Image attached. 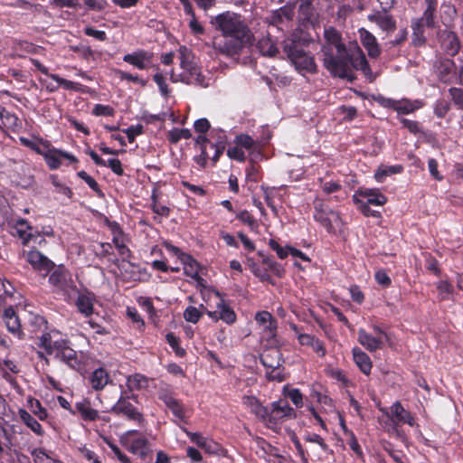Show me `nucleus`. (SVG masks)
Here are the masks:
<instances>
[{
    "mask_svg": "<svg viewBox=\"0 0 463 463\" xmlns=\"http://www.w3.org/2000/svg\"><path fill=\"white\" fill-rule=\"evenodd\" d=\"M245 400V403L250 407V411L267 428L277 433L280 431L281 426L285 421L296 419L298 416L297 411L289 405L287 399H279L272 402L269 406H264L254 396H247Z\"/></svg>",
    "mask_w": 463,
    "mask_h": 463,
    "instance_id": "1",
    "label": "nucleus"
},
{
    "mask_svg": "<svg viewBox=\"0 0 463 463\" xmlns=\"http://www.w3.org/2000/svg\"><path fill=\"white\" fill-rule=\"evenodd\" d=\"M325 43L321 46L322 61L329 72L343 75L347 61V48L341 33L333 26L324 31Z\"/></svg>",
    "mask_w": 463,
    "mask_h": 463,
    "instance_id": "2",
    "label": "nucleus"
},
{
    "mask_svg": "<svg viewBox=\"0 0 463 463\" xmlns=\"http://www.w3.org/2000/svg\"><path fill=\"white\" fill-rule=\"evenodd\" d=\"M213 27L223 37L250 38V30L244 18L237 13L226 11L211 17Z\"/></svg>",
    "mask_w": 463,
    "mask_h": 463,
    "instance_id": "3",
    "label": "nucleus"
},
{
    "mask_svg": "<svg viewBox=\"0 0 463 463\" xmlns=\"http://www.w3.org/2000/svg\"><path fill=\"white\" fill-rule=\"evenodd\" d=\"M283 49L298 71L308 73L317 72L314 56L304 50L303 43L300 41H285Z\"/></svg>",
    "mask_w": 463,
    "mask_h": 463,
    "instance_id": "4",
    "label": "nucleus"
},
{
    "mask_svg": "<svg viewBox=\"0 0 463 463\" xmlns=\"http://www.w3.org/2000/svg\"><path fill=\"white\" fill-rule=\"evenodd\" d=\"M49 274L48 281L55 288V292L61 294L67 303L72 302L78 293V288L71 272L64 265H55Z\"/></svg>",
    "mask_w": 463,
    "mask_h": 463,
    "instance_id": "5",
    "label": "nucleus"
},
{
    "mask_svg": "<svg viewBox=\"0 0 463 463\" xmlns=\"http://www.w3.org/2000/svg\"><path fill=\"white\" fill-rule=\"evenodd\" d=\"M67 337L59 330L51 329L44 331L37 337L36 346L40 349L36 352L37 357L44 361L45 364H50L48 356H56L62 345H66Z\"/></svg>",
    "mask_w": 463,
    "mask_h": 463,
    "instance_id": "6",
    "label": "nucleus"
},
{
    "mask_svg": "<svg viewBox=\"0 0 463 463\" xmlns=\"http://www.w3.org/2000/svg\"><path fill=\"white\" fill-rule=\"evenodd\" d=\"M353 70L360 71L369 79L371 81L373 80L372 77V70L368 61L362 49L357 46L355 52H347V61L346 67L345 68V73L343 75L336 74L335 72H329L333 77L347 80L349 82H353L356 77Z\"/></svg>",
    "mask_w": 463,
    "mask_h": 463,
    "instance_id": "7",
    "label": "nucleus"
},
{
    "mask_svg": "<svg viewBox=\"0 0 463 463\" xmlns=\"http://www.w3.org/2000/svg\"><path fill=\"white\" fill-rule=\"evenodd\" d=\"M130 400H137V395L135 393L122 391L117 402L112 406L111 412L117 416H122L128 420L136 421L142 425L145 421L143 413L131 402Z\"/></svg>",
    "mask_w": 463,
    "mask_h": 463,
    "instance_id": "8",
    "label": "nucleus"
},
{
    "mask_svg": "<svg viewBox=\"0 0 463 463\" xmlns=\"http://www.w3.org/2000/svg\"><path fill=\"white\" fill-rule=\"evenodd\" d=\"M314 219L319 222L328 233L335 234L343 227L340 213L324 203L315 205Z\"/></svg>",
    "mask_w": 463,
    "mask_h": 463,
    "instance_id": "9",
    "label": "nucleus"
},
{
    "mask_svg": "<svg viewBox=\"0 0 463 463\" xmlns=\"http://www.w3.org/2000/svg\"><path fill=\"white\" fill-rule=\"evenodd\" d=\"M180 66L183 71L179 74L180 81L187 85L207 87L208 82L202 74L201 68L193 61L189 60L184 53L180 55Z\"/></svg>",
    "mask_w": 463,
    "mask_h": 463,
    "instance_id": "10",
    "label": "nucleus"
},
{
    "mask_svg": "<svg viewBox=\"0 0 463 463\" xmlns=\"http://www.w3.org/2000/svg\"><path fill=\"white\" fill-rule=\"evenodd\" d=\"M215 309L212 310L206 304H200L197 308L203 311V315L206 314L209 318L217 323L222 320L227 325H233L237 321V315L233 308L224 298H220L214 304Z\"/></svg>",
    "mask_w": 463,
    "mask_h": 463,
    "instance_id": "11",
    "label": "nucleus"
},
{
    "mask_svg": "<svg viewBox=\"0 0 463 463\" xmlns=\"http://www.w3.org/2000/svg\"><path fill=\"white\" fill-rule=\"evenodd\" d=\"M128 449L142 460H146L152 453L151 445L148 439L138 430L128 432Z\"/></svg>",
    "mask_w": 463,
    "mask_h": 463,
    "instance_id": "12",
    "label": "nucleus"
},
{
    "mask_svg": "<svg viewBox=\"0 0 463 463\" xmlns=\"http://www.w3.org/2000/svg\"><path fill=\"white\" fill-rule=\"evenodd\" d=\"M1 320L5 326L7 331L18 340L26 338V333L24 331V326L21 319L12 306L5 307L0 315Z\"/></svg>",
    "mask_w": 463,
    "mask_h": 463,
    "instance_id": "13",
    "label": "nucleus"
},
{
    "mask_svg": "<svg viewBox=\"0 0 463 463\" xmlns=\"http://www.w3.org/2000/svg\"><path fill=\"white\" fill-rule=\"evenodd\" d=\"M25 260L33 269L46 277L55 267V263L36 249L24 253Z\"/></svg>",
    "mask_w": 463,
    "mask_h": 463,
    "instance_id": "14",
    "label": "nucleus"
},
{
    "mask_svg": "<svg viewBox=\"0 0 463 463\" xmlns=\"http://www.w3.org/2000/svg\"><path fill=\"white\" fill-rule=\"evenodd\" d=\"M250 39V38L238 39L236 37H224L221 40H214L213 45L216 52L231 57L239 54L244 44L248 43Z\"/></svg>",
    "mask_w": 463,
    "mask_h": 463,
    "instance_id": "15",
    "label": "nucleus"
},
{
    "mask_svg": "<svg viewBox=\"0 0 463 463\" xmlns=\"http://www.w3.org/2000/svg\"><path fill=\"white\" fill-rule=\"evenodd\" d=\"M32 64L43 74L50 77L53 80H55L60 86H61L64 90H73L80 93H86L88 87L75 81H71L61 78L58 74L50 73L47 67H45L39 60L32 58Z\"/></svg>",
    "mask_w": 463,
    "mask_h": 463,
    "instance_id": "16",
    "label": "nucleus"
},
{
    "mask_svg": "<svg viewBox=\"0 0 463 463\" xmlns=\"http://www.w3.org/2000/svg\"><path fill=\"white\" fill-rule=\"evenodd\" d=\"M154 54L146 50H137L131 53H127L123 56V61L138 70H147L152 67ZM158 70V66H153Z\"/></svg>",
    "mask_w": 463,
    "mask_h": 463,
    "instance_id": "17",
    "label": "nucleus"
},
{
    "mask_svg": "<svg viewBox=\"0 0 463 463\" xmlns=\"http://www.w3.org/2000/svg\"><path fill=\"white\" fill-rule=\"evenodd\" d=\"M43 158L51 170H56L60 168L62 159H67L71 164H77L79 162L78 158L72 154L58 149L52 145L50 146L49 149L46 150V154L44 155Z\"/></svg>",
    "mask_w": 463,
    "mask_h": 463,
    "instance_id": "18",
    "label": "nucleus"
},
{
    "mask_svg": "<svg viewBox=\"0 0 463 463\" xmlns=\"http://www.w3.org/2000/svg\"><path fill=\"white\" fill-rule=\"evenodd\" d=\"M95 300L96 297L94 293L88 290L85 293H80L78 290V293L72 301H74L78 312L87 318L90 317L94 314Z\"/></svg>",
    "mask_w": 463,
    "mask_h": 463,
    "instance_id": "19",
    "label": "nucleus"
},
{
    "mask_svg": "<svg viewBox=\"0 0 463 463\" xmlns=\"http://www.w3.org/2000/svg\"><path fill=\"white\" fill-rule=\"evenodd\" d=\"M210 140L211 148L214 150L213 156L211 157V159L213 165H215L225 150L227 144V135L222 129H213L210 133Z\"/></svg>",
    "mask_w": 463,
    "mask_h": 463,
    "instance_id": "20",
    "label": "nucleus"
},
{
    "mask_svg": "<svg viewBox=\"0 0 463 463\" xmlns=\"http://www.w3.org/2000/svg\"><path fill=\"white\" fill-rule=\"evenodd\" d=\"M367 19L371 23L376 24L379 28L387 33H392L396 30V20L389 13H384L383 10L374 11L373 14H368Z\"/></svg>",
    "mask_w": 463,
    "mask_h": 463,
    "instance_id": "21",
    "label": "nucleus"
},
{
    "mask_svg": "<svg viewBox=\"0 0 463 463\" xmlns=\"http://www.w3.org/2000/svg\"><path fill=\"white\" fill-rule=\"evenodd\" d=\"M353 196L356 198H365L364 203L375 206H383L387 203V197L380 192L377 188H364L361 187L354 192Z\"/></svg>",
    "mask_w": 463,
    "mask_h": 463,
    "instance_id": "22",
    "label": "nucleus"
},
{
    "mask_svg": "<svg viewBox=\"0 0 463 463\" xmlns=\"http://www.w3.org/2000/svg\"><path fill=\"white\" fill-rule=\"evenodd\" d=\"M161 193L157 188H154L151 194L150 209L156 214L154 221L156 223L162 222V218H168L171 214V209L167 205L161 204L160 203Z\"/></svg>",
    "mask_w": 463,
    "mask_h": 463,
    "instance_id": "23",
    "label": "nucleus"
},
{
    "mask_svg": "<svg viewBox=\"0 0 463 463\" xmlns=\"http://www.w3.org/2000/svg\"><path fill=\"white\" fill-rule=\"evenodd\" d=\"M392 414V421L395 425L408 424L411 427L417 425L412 414L404 409L402 403L397 401L390 408Z\"/></svg>",
    "mask_w": 463,
    "mask_h": 463,
    "instance_id": "24",
    "label": "nucleus"
},
{
    "mask_svg": "<svg viewBox=\"0 0 463 463\" xmlns=\"http://www.w3.org/2000/svg\"><path fill=\"white\" fill-rule=\"evenodd\" d=\"M54 358L72 369H78L80 366V362L78 359L77 353L71 348V342L68 338L66 340V345H62Z\"/></svg>",
    "mask_w": 463,
    "mask_h": 463,
    "instance_id": "25",
    "label": "nucleus"
},
{
    "mask_svg": "<svg viewBox=\"0 0 463 463\" xmlns=\"http://www.w3.org/2000/svg\"><path fill=\"white\" fill-rule=\"evenodd\" d=\"M358 33L361 43L367 51L368 55L373 59L378 58L381 54V49L376 37L364 28L359 29Z\"/></svg>",
    "mask_w": 463,
    "mask_h": 463,
    "instance_id": "26",
    "label": "nucleus"
},
{
    "mask_svg": "<svg viewBox=\"0 0 463 463\" xmlns=\"http://www.w3.org/2000/svg\"><path fill=\"white\" fill-rule=\"evenodd\" d=\"M47 321L46 319L37 314L30 313L28 321L24 325V331L28 332L26 337L33 339L38 337V333L46 329Z\"/></svg>",
    "mask_w": 463,
    "mask_h": 463,
    "instance_id": "27",
    "label": "nucleus"
},
{
    "mask_svg": "<svg viewBox=\"0 0 463 463\" xmlns=\"http://www.w3.org/2000/svg\"><path fill=\"white\" fill-rule=\"evenodd\" d=\"M440 45L446 54L453 57L460 49V42L456 33L444 31L440 34Z\"/></svg>",
    "mask_w": 463,
    "mask_h": 463,
    "instance_id": "28",
    "label": "nucleus"
},
{
    "mask_svg": "<svg viewBox=\"0 0 463 463\" xmlns=\"http://www.w3.org/2000/svg\"><path fill=\"white\" fill-rule=\"evenodd\" d=\"M424 4L426 8L423 11L421 17L416 18V20H420L427 28L434 29L437 27L436 13L438 8V0H424Z\"/></svg>",
    "mask_w": 463,
    "mask_h": 463,
    "instance_id": "29",
    "label": "nucleus"
},
{
    "mask_svg": "<svg viewBox=\"0 0 463 463\" xmlns=\"http://www.w3.org/2000/svg\"><path fill=\"white\" fill-rule=\"evenodd\" d=\"M74 409L75 413H79L84 421H95L99 418V411L91 407L89 400L76 402Z\"/></svg>",
    "mask_w": 463,
    "mask_h": 463,
    "instance_id": "30",
    "label": "nucleus"
},
{
    "mask_svg": "<svg viewBox=\"0 0 463 463\" xmlns=\"http://www.w3.org/2000/svg\"><path fill=\"white\" fill-rule=\"evenodd\" d=\"M260 363L268 369H276L277 367H281L284 360L282 358V354L279 349L271 348L266 350L260 355Z\"/></svg>",
    "mask_w": 463,
    "mask_h": 463,
    "instance_id": "31",
    "label": "nucleus"
},
{
    "mask_svg": "<svg viewBox=\"0 0 463 463\" xmlns=\"http://www.w3.org/2000/svg\"><path fill=\"white\" fill-rule=\"evenodd\" d=\"M194 142L199 146L201 153L195 156L194 160L202 168H205L207 160L210 158L207 148L208 146L211 148V140L204 134H201L195 138Z\"/></svg>",
    "mask_w": 463,
    "mask_h": 463,
    "instance_id": "32",
    "label": "nucleus"
},
{
    "mask_svg": "<svg viewBox=\"0 0 463 463\" xmlns=\"http://www.w3.org/2000/svg\"><path fill=\"white\" fill-rule=\"evenodd\" d=\"M149 378L146 375L136 373L127 377L126 386L128 392L133 393V391H142L149 387Z\"/></svg>",
    "mask_w": 463,
    "mask_h": 463,
    "instance_id": "33",
    "label": "nucleus"
},
{
    "mask_svg": "<svg viewBox=\"0 0 463 463\" xmlns=\"http://www.w3.org/2000/svg\"><path fill=\"white\" fill-rule=\"evenodd\" d=\"M353 360L360 371L365 375L371 373L373 363L370 356L358 347L353 348Z\"/></svg>",
    "mask_w": 463,
    "mask_h": 463,
    "instance_id": "34",
    "label": "nucleus"
},
{
    "mask_svg": "<svg viewBox=\"0 0 463 463\" xmlns=\"http://www.w3.org/2000/svg\"><path fill=\"white\" fill-rule=\"evenodd\" d=\"M18 415L23 423L29 428L35 435L43 437L45 431L41 423L25 409H19Z\"/></svg>",
    "mask_w": 463,
    "mask_h": 463,
    "instance_id": "35",
    "label": "nucleus"
},
{
    "mask_svg": "<svg viewBox=\"0 0 463 463\" xmlns=\"http://www.w3.org/2000/svg\"><path fill=\"white\" fill-rule=\"evenodd\" d=\"M358 341L370 352L383 348V341L381 337L373 336L364 329H360L358 332Z\"/></svg>",
    "mask_w": 463,
    "mask_h": 463,
    "instance_id": "36",
    "label": "nucleus"
},
{
    "mask_svg": "<svg viewBox=\"0 0 463 463\" xmlns=\"http://www.w3.org/2000/svg\"><path fill=\"white\" fill-rule=\"evenodd\" d=\"M411 45L414 47H422L426 44L427 38L425 35L426 25L420 20L413 19L411 21Z\"/></svg>",
    "mask_w": 463,
    "mask_h": 463,
    "instance_id": "37",
    "label": "nucleus"
},
{
    "mask_svg": "<svg viewBox=\"0 0 463 463\" xmlns=\"http://www.w3.org/2000/svg\"><path fill=\"white\" fill-rule=\"evenodd\" d=\"M89 382L93 390L100 391L109 383V375L104 368L99 367L91 373Z\"/></svg>",
    "mask_w": 463,
    "mask_h": 463,
    "instance_id": "38",
    "label": "nucleus"
},
{
    "mask_svg": "<svg viewBox=\"0 0 463 463\" xmlns=\"http://www.w3.org/2000/svg\"><path fill=\"white\" fill-rule=\"evenodd\" d=\"M292 19V12L286 6L272 11L267 17L266 22L269 25L279 27L286 20Z\"/></svg>",
    "mask_w": 463,
    "mask_h": 463,
    "instance_id": "39",
    "label": "nucleus"
},
{
    "mask_svg": "<svg viewBox=\"0 0 463 463\" xmlns=\"http://www.w3.org/2000/svg\"><path fill=\"white\" fill-rule=\"evenodd\" d=\"M257 47L263 56L275 57L279 52L276 41L269 34L260 39Z\"/></svg>",
    "mask_w": 463,
    "mask_h": 463,
    "instance_id": "40",
    "label": "nucleus"
},
{
    "mask_svg": "<svg viewBox=\"0 0 463 463\" xmlns=\"http://www.w3.org/2000/svg\"><path fill=\"white\" fill-rule=\"evenodd\" d=\"M20 121L18 117L8 111L4 106L0 104V130L5 128L14 129L18 128Z\"/></svg>",
    "mask_w": 463,
    "mask_h": 463,
    "instance_id": "41",
    "label": "nucleus"
},
{
    "mask_svg": "<svg viewBox=\"0 0 463 463\" xmlns=\"http://www.w3.org/2000/svg\"><path fill=\"white\" fill-rule=\"evenodd\" d=\"M424 103L420 99L411 100L409 99H402L397 100L395 111L398 114L407 115L421 109Z\"/></svg>",
    "mask_w": 463,
    "mask_h": 463,
    "instance_id": "42",
    "label": "nucleus"
},
{
    "mask_svg": "<svg viewBox=\"0 0 463 463\" xmlns=\"http://www.w3.org/2000/svg\"><path fill=\"white\" fill-rule=\"evenodd\" d=\"M245 264L252 274L261 282H269L272 285L274 284L270 275L267 272V269H262L253 258L246 257Z\"/></svg>",
    "mask_w": 463,
    "mask_h": 463,
    "instance_id": "43",
    "label": "nucleus"
},
{
    "mask_svg": "<svg viewBox=\"0 0 463 463\" xmlns=\"http://www.w3.org/2000/svg\"><path fill=\"white\" fill-rule=\"evenodd\" d=\"M456 69V64L451 59H443L439 61L437 71L441 81L447 83Z\"/></svg>",
    "mask_w": 463,
    "mask_h": 463,
    "instance_id": "44",
    "label": "nucleus"
},
{
    "mask_svg": "<svg viewBox=\"0 0 463 463\" xmlns=\"http://www.w3.org/2000/svg\"><path fill=\"white\" fill-rule=\"evenodd\" d=\"M27 406L30 410V413L38 418L39 420L45 421L49 418L47 409L43 406L42 402L35 398L29 397L27 399Z\"/></svg>",
    "mask_w": 463,
    "mask_h": 463,
    "instance_id": "45",
    "label": "nucleus"
},
{
    "mask_svg": "<svg viewBox=\"0 0 463 463\" xmlns=\"http://www.w3.org/2000/svg\"><path fill=\"white\" fill-rule=\"evenodd\" d=\"M403 171L402 165H381L374 173V178L377 182H383L387 176L401 174Z\"/></svg>",
    "mask_w": 463,
    "mask_h": 463,
    "instance_id": "46",
    "label": "nucleus"
},
{
    "mask_svg": "<svg viewBox=\"0 0 463 463\" xmlns=\"http://www.w3.org/2000/svg\"><path fill=\"white\" fill-rule=\"evenodd\" d=\"M282 393L285 398L290 399L296 408H302L304 405L303 394L298 388H289L288 385H285L282 390Z\"/></svg>",
    "mask_w": 463,
    "mask_h": 463,
    "instance_id": "47",
    "label": "nucleus"
},
{
    "mask_svg": "<svg viewBox=\"0 0 463 463\" xmlns=\"http://www.w3.org/2000/svg\"><path fill=\"white\" fill-rule=\"evenodd\" d=\"M261 263L266 266L263 269H267V272L271 271L276 277L282 278L285 275V269L283 266L275 261L271 257H265L262 259Z\"/></svg>",
    "mask_w": 463,
    "mask_h": 463,
    "instance_id": "48",
    "label": "nucleus"
},
{
    "mask_svg": "<svg viewBox=\"0 0 463 463\" xmlns=\"http://www.w3.org/2000/svg\"><path fill=\"white\" fill-rule=\"evenodd\" d=\"M352 199L354 203L357 206L358 210L365 217L382 218L381 213L379 211L372 210L370 208L371 204H368V203H364L363 199L356 198V196H353Z\"/></svg>",
    "mask_w": 463,
    "mask_h": 463,
    "instance_id": "49",
    "label": "nucleus"
},
{
    "mask_svg": "<svg viewBox=\"0 0 463 463\" xmlns=\"http://www.w3.org/2000/svg\"><path fill=\"white\" fill-rule=\"evenodd\" d=\"M165 340L177 357L183 358L185 356L186 351L181 346V340L178 336L170 332L166 334Z\"/></svg>",
    "mask_w": 463,
    "mask_h": 463,
    "instance_id": "50",
    "label": "nucleus"
},
{
    "mask_svg": "<svg viewBox=\"0 0 463 463\" xmlns=\"http://www.w3.org/2000/svg\"><path fill=\"white\" fill-rule=\"evenodd\" d=\"M166 407L178 420L187 422L186 410L181 401L176 399L174 403Z\"/></svg>",
    "mask_w": 463,
    "mask_h": 463,
    "instance_id": "51",
    "label": "nucleus"
},
{
    "mask_svg": "<svg viewBox=\"0 0 463 463\" xmlns=\"http://www.w3.org/2000/svg\"><path fill=\"white\" fill-rule=\"evenodd\" d=\"M77 175L83 180L89 187L100 198L104 197V193L99 187L98 182L90 176L86 171L81 170L77 173Z\"/></svg>",
    "mask_w": 463,
    "mask_h": 463,
    "instance_id": "52",
    "label": "nucleus"
},
{
    "mask_svg": "<svg viewBox=\"0 0 463 463\" xmlns=\"http://www.w3.org/2000/svg\"><path fill=\"white\" fill-rule=\"evenodd\" d=\"M34 463H63L61 460L53 458L46 454L42 448L33 449L31 452Z\"/></svg>",
    "mask_w": 463,
    "mask_h": 463,
    "instance_id": "53",
    "label": "nucleus"
},
{
    "mask_svg": "<svg viewBox=\"0 0 463 463\" xmlns=\"http://www.w3.org/2000/svg\"><path fill=\"white\" fill-rule=\"evenodd\" d=\"M184 318L186 322L197 324L203 316V311L194 306H188L184 311Z\"/></svg>",
    "mask_w": 463,
    "mask_h": 463,
    "instance_id": "54",
    "label": "nucleus"
},
{
    "mask_svg": "<svg viewBox=\"0 0 463 463\" xmlns=\"http://www.w3.org/2000/svg\"><path fill=\"white\" fill-rule=\"evenodd\" d=\"M118 254L121 256L123 261H129L132 258V252L129 248L119 239L118 235H114L112 239Z\"/></svg>",
    "mask_w": 463,
    "mask_h": 463,
    "instance_id": "55",
    "label": "nucleus"
},
{
    "mask_svg": "<svg viewBox=\"0 0 463 463\" xmlns=\"http://www.w3.org/2000/svg\"><path fill=\"white\" fill-rule=\"evenodd\" d=\"M236 219L241 221L243 224L248 225L251 231H256L259 228L258 221L247 210H243L238 213Z\"/></svg>",
    "mask_w": 463,
    "mask_h": 463,
    "instance_id": "56",
    "label": "nucleus"
},
{
    "mask_svg": "<svg viewBox=\"0 0 463 463\" xmlns=\"http://www.w3.org/2000/svg\"><path fill=\"white\" fill-rule=\"evenodd\" d=\"M200 292L203 302L209 306L210 308L215 307L211 303L213 298H215V302L219 301L220 298H224V296L222 293L213 288L201 289Z\"/></svg>",
    "mask_w": 463,
    "mask_h": 463,
    "instance_id": "57",
    "label": "nucleus"
},
{
    "mask_svg": "<svg viewBox=\"0 0 463 463\" xmlns=\"http://www.w3.org/2000/svg\"><path fill=\"white\" fill-rule=\"evenodd\" d=\"M192 133L188 128H174L168 134V140L172 144L178 143L181 139H189Z\"/></svg>",
    "mask_w": 463,
    "mask_h": 463,
    "instance_id": "58",
    "label": "nucleus"
},
{
    "mask_svg": "<svg viewBox=\"0 0 463 463\" xmlns=\"http://www.w3.org/2000/svg\"><path fill=\"white\" fill-rule=\"evenodd\" d=\"M449 110L450 103L449 101H447L444 99H439L436 100L433 108V112L438 118H444Z\"/></svg>",
    "mask_w": 463,
    "mask_h": 463,
    "instance_id": "59",
    "label": "nucleus"
},
{
    "mask_svg": "<svg viewBox=\"0 0 463 463\" xmlns=\"http://www.w3.org/2000/svg\"><path fill=\"white\" fill-rule=\"evenodd\" d=\"M50 178H51L52 185L55 187L56 193L61 194L69 199L72 198V196H73L72 190L65 184H62L61 182H60L57 175H52L50 176Z\"/></svg>",
    "mask_w": 463,
    "mask_h": 463,
    "instance_id": "60",
    "label": "nucleus"
},
{
    "mask_svg": "<svg viewBox=\"0 0 463 463\" xmlns=\"http://www.w3.org/2000/svg\"><path fill=\"white\" fill-rule=\"evenodd\" d=\"M319 184L322 188V191L326 194H331L333 193L338 192L342 189V185L338 181H333V180H325L324 178H319Z\"/></svg>",
    "mask_w": 463,
    "mask_h": 463,
    "instance_id": "61",
    "label": "nucleus"
},
{
    "mask_svg": "<svg viewBox=\"0 0 463 463\" xmlns=\"http://www.w3.org/2000/svg\"><path fill=\"white\" fill-rule=\"evenodd\" d=\"M235 144L241 148L251 150L255 147V140L248 134H239L235 137Z\"/></svg>",
    "mask_w": 463,
    "mask_h": 463,
    "instance_id": "62",
    "label": "nucleus"
},
{
    "mask_svg": "<svg viewBox=\"0 0 463 463\" xmlns=\"http://www.w3.org/2000/svg\"><path fill=\"white\" fill-rule=\"evenodd\" d=\"M202 449H203L205 453L214 456H224L226 452V449L219 443L209 439Z\"/></svg>",
    "mask_w": 463,
    "mask_h": 463,
    "instance_id": "63",
    "label": "nucleus"
},
{
    "mask_svg": "<svg viewBox=\"0 0 463 463\" xmlns=\"http://www.w3.org/2000/svg\"><path fill=\"white\" fill-rule=\"evenodd\" d=\"M449 93L457 109L463 110V89L451 87Z\"/></svg>",
    "mask_w": 463,
    "mask_h": 463,
    "instance_id": "64",
    "label": "nucleus"
}]
</instances>
